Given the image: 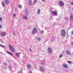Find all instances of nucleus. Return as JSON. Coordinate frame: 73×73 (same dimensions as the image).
Wrapping results in <instances>:
<instances>
[{
	"label": "nucleus",
	"instance_id": "nucleus-1",
	"mask_svg": "<svg viewBox=\"0 0 73 73\" xmlns=\"http://www.w3.org/2000/svg\"><path fill=\"white\" fill-rule=\"evenodd\" d=\"M61 35L62 37H65L66 35V32L64 30H62L61 31Z\"/></svg>",
	"mask_w": 73,
	"mask_h": 73
},
{
	"label": "nucleus",
	"instance_id": "nucleus-2",
	"mask_svg": "<svg viewBox=\"0 0 73 73\" xmlns=\"http://www.w3.org/2000/svg\"><path fill=\"white\" fill-rule=\"evenodd\" d=\"M9 48L10 49V50L12 52H14L15 49L11 45H9Z\"/></svg>",
	"mask_w": 73,
	"mask_h": 73
},
{
	"label": "nucleus",
	"instance_id": "nucleus-3",
	"mask_svg": "<svg viewBox=\"0 0 73 73\" xmlns=\"http://www.w3.org/2000/svg\"><path fill=\"white\" fill-rule=\"evenodd\" d=\"M37 33V29L36 28H35L33 30L32 33V34H35V33Z\"/></svg>",
	"mask_w": 73,
	"mask_h": 73
},
{
	"label": "nucleus",
	"instance_id": "nucleus-4",
	"mask_svg": "<svg viewBox=\"0 0 73 73\" xmlns=\"http://www.w3.org/2000/svg\"><path fill=\"white\" fill-rule=\"evenodd\" d=\"M59 4L62 7H63V6H64V2H63L62 1H59Z\"/></svg>",
	"mask_w": 73,
	"mask_h": 73
},
{
	"label": "nucleus",
	"instance_id": "nucleus-5",
	"mask_svg": "<svg viewBox=\"0 0 73 73\" xmlns=\"http://www.w3.org/2000/svg\"><path fill=\"white\" fill-rule=\"evenodd\" d=\"M48 52L49 53H50V54L51 53H52V49L50 47H48Z\"/></svg>",
	"mask_w": 73,
	"mask_h": 73
},
{
	"label": "nucleus",
	"instance_id": "nucleus-6",
	"mask_svg": "<svg viewBox=\"0 0 73 73\" xmlns=\"http://www.w3.org/2000/svg\"><path fill=\"white\" fill-rule=\"evenodd\" d=\"M63 66L64 68H68V66L67 65V64H64L63 65Z\"/></svg>",
	"mask_w": 73,
	"mask_h": 73
},
{
	"label": "nucleus",
	"instance_id": "nucleus-7",
	"mask_svg": "<svg viewBox=\"0 0 73 73\" xmlns=\"http://www.w3.org/2000/svg\"><path fill=\"white\" fill-rule=\"evenodd\" d=\"M40 70L42 72H43L44 71V68L42 67H40Z\"/></svg>",
	"mask_w": 73,
	"mask_h": 73
},
{
	"label": "nucleus",
	"instance_id": "nucleus-8",
	"mask_svg": "<svg viewBox=\"0 0 73 73\" xmlns=\"http://www.w3.org/2000/svg\"><path fill=\"white\" fill-rule=\"evenodd\" d=\"M52 15H57V11H52Z\"/></svg>",
	"mask_w": 73,
	"mask_h": 73
},
{
	"label": "nucleus",
	"instance_id": "nucleus-9",
	"mask_svg": "<svg viewBox=\"0 0 73 73\" xmlns=\"http://www.w3.org/2000/svg\"><path fill=\"white\" fill-rule=\"evenodd\" d=\"M66 52L67 54H68V55H70V52L68 50H66Z\"/></svg>",
	"mask_w": 73,
	"mask_h": 73
},
{
	"label": "nucleus",
	"instance_id": "nucleus-10",
	"mask_svg": "<svg viewBox=\"0 0 73 73\" xmlns=\"http://www.w3.org/2000/svg\"><path fill=\"white\" fill-rule=\"evenodd\" d=\"M9 0H5V3L6 4H9Z\"/></svg>",
	"mask_w": 73,
	"mask_h": 73
},
{
	"label": "nucleus",
	"instance_id": "nucleus-11",
	"mask_svg": "<svg viewBox=\"0 0 73 73\" xmlns=\"http://www.w3.org/2000/svg\"><path fill=\"white\" fill-rule=\"evenodd\" d=\"M1 35L2 36H5L6 35V33L5 32H2L1 33Z\"/></svg>",
	"mask_w": 73,
	"mask_h": 73
},
{
	"label": "nucleus",
	"instance_id": "nucleus-12",
	"mask_svg": "<svg viewBox=\"0 0 73 73\" xmlns=\"http://www.w3.org/2000/svg\"><path fill=\"white\" fill-rule=\"evenodd\" d=\"M27 66L28 68H29L30 69H31V65L29 64H28L27 65Z\"/></svg>",
	"mask_w": 73,
	"mask_h": 73
},
{
	"label": "nucleus",
	"instance_id": "nucleus-13",
	"mask_svg": "<svg viewBox=\"0 0 73 73\" xmlns=\"http://www.w3.org/2000/svg\"><path fill=\"white\" fill-rule=\"evenodd\" d=\"M29 5H32V2L31 0H30L29 2Z\"/></svg>",
	"mask_w": 73,
	"mask_h": 73
},
{
	"label": "nucleus",
	"instance_id": "nucleus-14",
	"mask_svg": "<svg viewBox=\"0 0 73 73\" xmlns=\"http://www.w3.org/2000/svg\"><path fill=\"white\" fill-rule=\"evenodd\" d=\"M7 53L8 54H10V55H11V56H12L13 55V54H12V53L8 51H7Z\"/></svg>",
	"mask_w": 73,
	"mask_h": 73
},
{
	"label": "nucleus",
	"instance_id": "nucleus-15",
	"mask_svg": "<svg viewBox=\"0 0 73 73\" xmlns=\"http://www.w3.org/2000/svg\"><path fill=\"white\" fill-rule=\"evenodd\" d=\"M23 19H28V17L25 16H23Z\"/></svg>",
	"mask_w": 73,
	"mask_h": 73
},
{
	"label": "nucleus",
	"instance_id": "nucleus-16",
	"mask_svg": "<svg viewBox=\"0 0 73 73\" xmlns=\"http://www.w3.org/2000/svg\"><path fill=\"white\" fill-rule=\"evenodd\" d=\"M40 9H38L37 11V14H40Z\"/></svg>",
	"mask_w": 73,
	"mask_h": 73
},
{
	"label": "nucleus",
	"instance_id": "nucleus-17",
	"mask_svg": "<svg viewBox=\"0 0 73 73\" xmlns=\"http://www.w3.org/2000/svg\"><path fill=\"white\" fill-rule=\"evenodd\" d=\"M2 4L3 7H5V4H4V3L3 2H2Z\"/></svg>",
	"mask_w": 73,
	"mask_h": 73
},
{
	"label": "nucleus",
	"instance_id": "nucleus-18",
	"mask_svg": "<svg viewBox=\"0 0 73 73\" xmlns=\"http://www.w3.org/2000/svg\"><path fill=\"white\" fill-rule=\"evenodd\" d=\"M19 8H20V9H21V8H22V7L21 6V5H20L19 6Z\"/></svg>",
	"mask_w": 73,
	"mask_h": 73
},
{
	"label": "nucleus",
	"instance_id": "nucleus-19",
	"mask_svg": "<svg viewBox=\"0 0 73 73\" xmlns=\"http://www.w3.org/2000/svg\"><path fill=\"white\" fill-rule=\"evenodd\" d=\"M37 39L38 40V41H40L41 40V38L39 37H38Z\"/></svg>",
	"mask_w": 73,
	"mask_h": 73
},
{
	"label": "nucleus",
	"instance_id": "nucleus-20",
	"mask_svg": "<svg viewBox=\"0 0 73 73\" xmlns=\"http://www.w3.org/2000/svg\"><path fill=\"white\" fill-rule=\"evenodd\" d=\"M16 55L17 56V57H19V55L18 53H16Z\"/></svg>",
	"mask_w": 73,
	"mask_h": 73
},
{
	"label": "nucleus",
	"instance_id": "nucleus-21",
	"mask_svg": "<svg viewBox=\"0 0 73 73\" xmlns=\"http://www.w3.org/2000/svg\"><path fill=\"white\" fill-rule=\"evenodd\" d=\"M37 3V0H35L34 1V3Z\"/></svg>",
	"mask_w": 73,
	"mask_h": 73
},
{
	"label": "nucleus",
	"instance_id": "nucleus-22",
	"mask_svg": "<svg viewBox=\"0 0 73 73\" xmlns=\"http://www.w3.org/2000/svg\"><path fill=\"white\" fill-rule=\"evenodd\" d=\"M68 62L69 63V64H72V62H71L70 61H68Z\"/></svg>",
	"mask_w": 73,
	"mask_h": 73
},
{
	"label": "nucleus",
	"instance_id": "nucleus-23",
	"mask_svg": "<svg viewBox=\"0 0 73 73\" xmlns=\"http://www.w3.org/2000/svg\"><path fill=\"white\" fill-rule=\"evenodd\" d=\"M2 20H3V18L1 17H0V21H2Z\"/></svg>",
	"mask_w": 73,
	"mask_h": 73
},
{
	"label": "nucleus",
	"instance_id": "nucleus-24",
	"mask_svg": "<svg viewBox=\"0 0 73 73\" xmlns=\"http://www.w3.org/2000/svg\"><path fill=\"white\" fill-rule=\"evenodd\" d=\"M70 18H71V19H72L73 20V16H70Z\"/></svg>",
	"mask_w": 73,
	"mask_h": 73
},
{
	"label": "nucleus",
	"instance_id": "nucleus-25",
	"mask_svg": "<svg viewBox=\"0 0 73 73\" xmlns=\"http://www.w3.org/2000/svg\"><path fill=\"white\" fill-rule=\"evenodd\" d=\"M61 57H62V55H60V56L59 57V58H61Z\"/></svg>",
	"mask_w": 73,
	"mask_h": 73
},
{
	"label": "nucleus",
	"instance_id": "nucleus-26",
	"mask_svg": "<svg viewBox=\"0 0 73 73\" xmlns=\"http://www.w3.org/2000/svg\"><path fill=\"white\" fill-rule=\"evenodd\" d=\"M1 47H3V48H5V46L3 45H1Z\"/></svg>",
	"mask_w": 73,
	"mask_h": 73
},
{
	"label": "nucleus",
	"instance_id": "nucleus-27",
	"mask_svg": "<svg viewBox=\"0 0 73 73\" xmlns=\"http://www.w3.org/2000/svg\"><path fill=\"white\" fill-rule=\"evenodd\" d=\"M40 33H44V31L43 30H42V31L40 32Z\"/></svg>",
	"mask_w": 73,
	"mask_h": 73
},
{
	"label": "nucleus",
	"instance_id": "nucleus-28",
	"mask_svg": "<svg viewBox=\"0 0 73 73\" xmlns=\"http://www.w3.org/2000/svg\"><path fill=\"white\" fill-rule=\"evenodd\" d=\"M41 64H42L44 66L45 65V64L43 63H41Z\"/></svg>",
	"mask_w": 73,
	"mask_h": 73
},
{
	"label": "nucleus",
	"instance_id": "nucleus-29",
	"mask_svg": "<svg viewBox=\"0 0 73 73\" xmlns=\"http://www.w3.org/2000/svg\"><path fill=\"white\" fill-rule=\"evenodd\" d=\"M13 16H14V17H16V15L15 14H14L13 15Z\"/></svg>",
	"mask_w": 73,
	"mask_h": 73
},
{
	"label": "nucleus",
	"instance_id": "nucleus-30",
	"mask_svg": "<svg viewBox=\"0 0 73 73\" xmlns=\"http://www.w3.org/2000/svg\"><path fill=\"white\" fill-rule=\"evenodd\" d=\"M2 28V26L1 25H0V28Z\"/></svg>",
	"mask_w": 73,
	"mask_h": 73
},
{
	"label": "nucleus",
	"instance_id": "nucleus-31",
	"mask_svg": "<svg viewBox=\"0 0 73 73\" xmlns=\"http://www.w3.org/2000/svg\"><path fill=\"white\" fill-rule=\"evenodd\" d=\"M71 45H73V42H72L71 43Z\"/></svg>",
	"mask_w": 73,
	"mask_h": 73
},
{
	"label": "nucleus",
	"instance_id": "nucleus-32",
	"mask_svg": "<svg viewBox=\"0 0 73 73\" xmlns=\"http://www.w3.org/2000/svg\"><path fill=\"white\" fill-rule=\"evenodd\" d=\"M29 50L30 51H32V50L31 49H29Z\"/></svg>",
	"mask_w": 73,
	"mask_h": 73
},
{
	"label": "nucleus",
	"instance_id": "nucleus-33",
	"mask_svg": "<svg viewBox=\"0 0 73 73\" xmlns=\"http://www.w3.org/2000/svg\"><path fill=\"white\" fill-rule=\"evenodd\" d=\"M71 33L72 34H73V31H72L71 32Z\"/></svg>",
	"mask_w": 73,
	"mask_h": 73
},
{
	"label": "nucleus",
	"instance_id": "nucleus-34",
	"mask_svg": "<svg viewBox=\"0 0 73 73\" xmlns=\"http://www.w3.org/2000/svg\"><path fill=\"white\" fill-rule=\"evenodd\" d=\"M71 4H72V5H73V2H72V3H71Z\"/></svg>",
	"mask_w": 73,
	"mask_h": 73
},
{
	"label": "nucleus",
	"instance_id": "nucleus-35",
	"mask_svg": "<svg viewBox=\"0 0 73 73\" xmlns=\"http://www.w3.org/2000/svg\"><path fill=\"white\" fill-rule=\"evenodd\" d=\"M66 19L67 20H68V18H66Z\"/></svg>",
	"mask_w": 73,
	"mask_h": 73
},
{
	"label": "nucleus",
	"instance_id": "nucleus-36",
	"mask_svg": "<svg viewBox=\"0 0 73 73\" xmlns=\"http://www.w3.org/2000/svg\"><path fill=\"white\" fill-rule=\"evenodd\" d=\"M30 73H32V71H30Z\"/></svg>",
	"mask_w": 73,
	"mask_h": 73
},
{
	"label": "nucleus",
	"instance_id": "nucleus-37",
	"mask_svg": "<svg viewBox=\"0 0 73 73\" xmlns=\"http://www.w3.org/2000/svg\"><path fill=\"white\" fill-rule=\"evenodd\" d=\"M20 73H22V71H21V70L20 71Z\"/></svg>",
	"mask_w": 73,
	"mask_h": 73
},
{
	"label": "nucleus",
	"instance_id": "nucleus-38",
	"mask_svg": "<svg viewBox=\"0 0 73 73\" xmlns=\"http://www.w3.org/2000/svg\"><path fill=\"white\" fill-rule=\"evenodd\" d=\"M43 1H45V0H42Z\"/></svg>",
	"mask_w": 73,
	"mask_h": 73
},
{
	"label": "nucleus",
	"instance_id": "nucleus-39",
	"mask_svg": "<svg viewBox=\"0 0 73 73\" xmlns=\"http://www.w3.org/2000/svg\"><path fill=\"white\" fill-rule=\"evenodd\" d=\"M1 44H0V46H1Z\"/></svg>",
	"mask_w": 73,
	"mask_h": 73
},
{
	"label": "nucleus",
	"instance_id": "nucleus-40",
	"mask_svg": "<svg viewBox=\"0 0 73 73\" xmlns=\"http://www.w3.org/2000/svg\"><path fill=\"white\" fill-rule=\"evenodd\" d=\"M18 73H20V72H18Z\"/></svg>",
	"mask_w": 73,
	"mask_h": 73
},
{
	"label": "nucleus",
	"instance_id": "nucleus-41",
	"mask_svg": "<svg viewBox=\"0 0 73 73\" xmlns=\"http://www.w3.org/2000/svg\"><path fill=\"white\" fill-rule=\"evenodd\" d=\"M9 68L10 69H11V68H9Z\"/></svg>",
	"mask_w": 73,
	"mask_h": 73
},
{
	"label": "nucleus",
	"instance_id": "nucleus-42",
	"mask_svg": "<svg viewBox=\"0 0 73 73\" xmlns=\"http://www.w3.org/2000/svg\"><path fill=\"white\" fill-rule=\"evenodd\" d=\"M1 14H0V16H1Z\"/></svg>",
	"mask_w": 73,
	"mask_h": 73
},
{
	"label": "nucleus",
	"instance_id": "nucleus-43",
	"mask_svg": "<svg viewBox=\"0 0 73 73\" xmlns=\"http://www.w3.org/2000/svg\"><path fill=\"white\" fill-rule=\"evenodd\" d=\"M72 54L73 55V53H72Z\"/></svg>",
	"mask_w": 73,
	"mask_h": 73
}]
</instances>
